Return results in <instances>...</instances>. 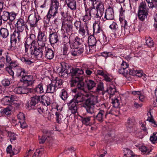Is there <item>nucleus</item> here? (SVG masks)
<instances>
[{"mask_svg": "<svg viewBox=\"0 0 157 157\" xmlns=\"http://www.w3.org/2000/svg\"><path fill=\"white\" fill-rule=\"evenodd\" d=\"M16 73L18 77H20L22 78L27 75V72L24 69L18 68L17 69Z\"/></svg>", "mask_w": 157, "mask_h": 157, "instance_id": "obj_34", "label": "nucleus"}, {"mask_svg": "<svg viewBox=\"0 0 157 157\" xmlns=\"http://www.w3.org/2000/svg\"><path fill=\"white\" fill-rule=\"evenodd\" d=\"M71 45L70 44H63V47L62 48L63 55L67 56L69 53V51L68 50V48L69 46H70Z\"/></svg>", "mask_w": 157, "mask_h": 157, "instance_id": "obj_43", "label": "nucleus"}, {"mask_svg": "<svg viewBox=\"0 0 157 157\" xmlns=\"http://www.w3.org/2000/svg\"><path fill=\"white\" fill-rule=\"evenodd\" d=\"M78 33L81 36L84 37L85 33L86 31L83 27H82L79 29Z\"/></svg>", "mask_w": 157, "mask_h": 157, "instance_id": "obj_63", "label": "nucleus"}, {"mask_svg": "<svg viewBox=\"0 0 157 157\" xmlns=\"http://www.w3.org/2000/svg\"><path fill=\"white\" fill-rule=\"evenodd\" d=\"M47 41L38 39L37 42L39 47L44 48L45 44Z\"/></svg>", "mask_w": 157, "mask_h": 157, "instance_id": "obj_51", "label": "nucleus"}, {"mask_svg": "<svg viewBox=\"0 0 157 157\" xmlns=\"http://www.w3.org/2000/svg\"><path fill=\"white\" fill-rule=\"evenodd\" d=\"M93 29L94 32L96 33H99L102 31L99 25L97 23L94 24Z\"/></svg>", "mask_w": 157, "mask_h": 157, "instance_id": "obj_45", "label": "nucleus"}, {"mask_svg": "<svg viewBox=\"0 0 157 157\" xmlns=\"http://www.w3.org/2000/svg\"><path fill=\"white\" fill-rule=\"evenodd\" d=\"M20 81L21 82L23 83V85L24 87L31 86L34 82L33 76L27 75L22 78L20 79Z\"/></svg>", "mask_w": 157, "mask_h": 157, "instance_id": "obj_9", "label": "nucleus"}, {"mask_svg": "<svg viewBox=\"0 0 157 157\" xmlns=\"http://www.w3.org/2000/svg\"><path fill=\"white\" fill-rule=\"evenodd\" d=\"M44 48L37 47L35 46L32 55H33L38 59H42L43 55V52L44 50Z\"/></svg>", "mask_w": 157, "mask_h": 157, "instance_id": "obj_14", "label": "nucleus"}, {"mask_svg": "<svg viewBox=\"0 0 157 157\" xmlns=\"http://www.w3.org/2000/svg\"><path fill=\"white\" fill-rule=\"evenodd\" d=\"M87 87L89 90H92L95 86V82L91 80H87L85 81Z\"/></svg>", "mask_w": 157, "mask_h": 157, "instance_id": "obj_32", "label": "nucleus"}, {"mask_svg": "<svg viewBox=\"0 0 157 157\" xmlns=\"http://www.w3.org/2000/svg\"><path fill=\"white\" fill-rule=\"evenodd\" d=\"M107 114V112L103 110H100L96 116H93V119L95 122L97 121L100 123H102L106 118Z\"/></svg>", "mask_w": 157, "mask_h": 157, "instance_id": "obj_10", "label": "nucleus"}, {"mask_svg": "<svg viewBox=\"0 0 157 157\" xmlns=\"http://www.w3.org/2000/svg\"><path fill=\"white\" fill-rule=\"evenodd\" d=\"M0 34L3 38H6L9 35L8 30L7 29L2 28L0 29Z\"/></svg>", "mask_w": 157, "mask_h": 157, "instance_id": "obj_40", "label": "nucleus"}, {"mask_svg": "<svg viewBox=\"0 0 157 157\" xmlns=\"http://www.w3.org/2000/svg\"><path fill=\"white\" fill-rule=\"evenodd\" d=\"M89 97V94L86 93L85 94H83L81 92H78L74 96L72 100L77 104L82 102L86 100V97Z\"/></svg>", "mask_w": 157, "mask_h": 157, "instance_id": "obj_11", "label": "nucleus"}, {"mask_svg": "<svg viewBox=\"0 0 157 157\" xmlns=\"http://www.w3.org/2000/svg\"><path fill=\"white\" fill-rule=\"evenodd\" d=\"M109 28L111 29L115 30L117 33H121L122 31V27H120L118 28L116 23L113 21L110 25Z\"/></svg>", "mask_w": 157, "mask_h": 157, "instance_id": "obj_33", "label": "nucleus"}, {"mask_svg": "<svg viewBox=\"0 0 157 157\" xmlns=\"http://www.w3.org/2000/svg\"><path fill=\"white\" fill-rule=\"evenodd\" d=\"M95 8L86 9L85 10V12H86L87 14H89L91 17L100 19L102 15Z\"/></svg>", "mask_w": 157, "mask_h": 157, "instance_id": "obj_8", "label": "nucleus"}, {"mask_svg": "<svg viewBox=\"0 0 157 157\" xmlns=\"http://www.w3.org/2000/svg\"><path fill=\"white\" fill-rule=\"evenodd\" d=\"M41 18L38 15L36 16L35 13L29 15L28 18V22L31 28H34L37 26V22L40 20Z\"/></svg>", "mask_w": 157, "mask_h": 157, "instance_id": "obj_6", "label": "nucleus"}, {"mask_svg": "<svg viewBox=\"0 0 157 157\" xmlns=\"http://www.w3.org/2000/svg\"><path fill=\"white\" fill-rule=\"evenodd\" d=\"M49 40L51 45L54 44L59 41V37L56 32H50L49 35Z\"/></svg>", "mask_w": 157, "mask_h": 157, "instance_id": "obj_17", "label": "nucleus"}, {"mask_svg": "<svg viewBox=\"0 0 157 157\" xmlns=\"http://www.w3.org/2000/svg\"><path fill=\"white\" fill-rule=\"evenodd\" d=\"M89 97H86L87 99H86L83 106L88 113L92 114L94 112V105L98 102V97L89 94Z\"/></svg>", "mask_w": 157, "mask_h": 157, "instance_id": "obj_2", "label": "nucleus"}, {"mask_svg": "<svg viewBox=\"0 0 157 157\" xmlns=\"http://www.w3.org/2000/svg\"><path fill=\"white\" fill-rule=\"evenodd\" d=\"M69 35L68 34H66L65 33H64L63 34V44H70V40L68 37Z\"/></svg>", "mask_w": 157, "mask_h": 157, "instance_id": "obj_47", "label": "nucleus"}, {"mask_svg": "<svg viewBox=\"0 0 157 157\" xmlns=\"http://www.w3.org/2000/svg\"><path fill=\"white\" fill-rule=\"evenodd\" d=\"M83 79L82 77H71V79L70 81V84L72 87L75 86L77 83L81 80H83Z\"/></svg>", "mask_w": 157, "mask_h": 157, "instance_id": "obj_30", "label": "nucleus"}, {"mask_svg": "<svg viewBox=\"0 0 157 157\" xmlns=\"http://www.w3.org/2000/svg\"><path fill=\"white\" fill-rule=\"evenodd\" d=\"M148 115H150L149 116L147 121H149V122L151 123V124L154 127H157V124L154 120L153 117L152 116L150 112H149L147 113Z\"/></svg>", "mask_w": 157, "mask_h": 157, "instance_id": "obj_39", "label": "nucleus"}, {"mask_svg": "<svg viewBox=\"0 0 157 157\" xmlns=\"http://www.w3.org/2000/svg\"><path fill=\"white\" fill-rule=\"evenodd\" d=\"M77 104L72 100L67 103L69 109L71 111L72 113L75 114L77 112L78 108Z\"/></svg>", "mask_w": 157, "mask_h": 157, "instance_id": "obj_19", "label": "nucleus"}, {"mask_svg": "<svg viewBox=\"0 0 157 157\" xmlns=\"http://www.w3.org/2000/svg\"><path fill=\"white\" fill-rule=\"evenodd\" d=\"M44 49V54L45 57L49 59H53L54 56L53 51L46 47H45Z\"/></svg>", "mask_w": 157, "mask_h": 157, "instance_id": "obj_23", "label": "nucleus"}, {"mask_svg": "<svg viewBox=\"0 0 157 157\" xmlns=\"http://www.w3.org/2000/svg\"><path fill=\"white\" fill-rule=\"evenodd\" d=\"M135 123V118L134 117L128 118L126 125L127 130L129 132H133V126Z\"/></svg>", "mask_w": 157, "mask_h": 157, "instance_id": "obj_20", "label": "nucleus"}, {"mask_svg": "<svg viewBox=\"0 0 157 157\" xmlns=\"http://www.w3.org/2000/svg\"><path fill=\"white\" fill-rule=\"evenodd\" d=\"M8 136L9 137L10 140L11 142H13L14 140L16 139V135L13 132H9L8 133Z\"/></svg>", "mask_w": 157, "mask_h": 157, "instance_id": "obj_50", "label": "nucleus"}, {"mask_svg": "<svg viewBox=\"0 0 157 157\" xmlns=\"http://www.w3.org/2000/svg\"><path fill=\"white\" fill-rule=\"evenodd\" d=\"M37 39L47 41V36L44 31H40L38 33Z\"/></svg>", "mask_w": 157, "mask_h": 157, "instance_id": "obj_41", "label": "nucleus"}, {"mask_svg": "<svg viewBox=\"0 0 157 157\" xmlns=\"http://www.w3.org/2000/svg\"><path fill=\"white\" fill-rule=\"evenodd\" d=\"M25 22L22 18L19 19L15 25L17 31L15 30L11 38V42H14L16 44L18 40V42L25 37V34L23 30L25 25Z\"/></svg>", "mask_w": 157, "mask_h": 157, "instance_id": "obj_1", "label": "nucleus"}, {"mask_svg": "<svg viewBox=\"0 0 157 157\" xmlns=\"http://www.w3.org/2000/svg\"><path fill=\"white\" fill-rule=\"evenodd\" d=\"M6 71L11 76H12L13 78L14 75V73L12 69V68L10 67H7L6 68Z\"/></svg>", "mask_w": 157, "mask_h": 157, "instance_id": "obj_64", "label": "nucleus"}, {"mask_svg": "<svg viewBox=\"0 0 157 157\" xmlns=\"http://www.w3.org/2000/svg\"><path fill=\"white\" fill-rule=\"evenodd\" d=\"M149 13V8L147 7L145 1L140 3L138 6L137 17L138 19L142 22L147 19Z\"/></svg>", "mask_w": 157, "mask_h": 157, "instance_id": "obj_3", "label": "nucleus"}, {"mask_svg": "<svg viewBox=\"0 0 157 157\" xmlns=\"http://www.w3.org/2000/svg\"><path fill=\"white\" fill-rule=\"evenodd\" d=\"M14 92L17 94H25L26 92L25 91L24 87H16L14 89Z\"/></svg>", "mask_w": 157, "mask_h": 157, "instance_id": "obj_44", "label": "nucleus"}, {"mask_svg": "<svg viewBox=\"0 0 157 157\" xmlns=\"http://www.w3.org/2000/svg\"><path fill=\"white\" fill-rule=\"evenodd\" d=\"M104 89V87L103 83L100 82L98 85L96 90L97 92H99L100 91H102Z\"/></svg>", "mask_w": 157, "mask_h": 157, "instance_id": "obj_55", "label": "nucleus"}, {"mask_svg": "<svg viewBox=\"0 0 157 157\" xmlns=\"http://www.w3.org/2000/svg\"><path fill=\"white\" fill-rule=\"evenodd\" d=\"M81 120L82 124L86 126H90L95 123L93 116L82 117Z\"/></svg>", "mask_w": 157, "mask_h": 157, "instance_id": "obj_15", "label": "nucleus"}, {"mask_svg": "<svg viewBox=\"0 0 157 157\" xmlns=\"http://www.w3.org/2000/svg\"><path fill=\"white\" fill-rule=\"evenodd\" d=\"M35 92L38 94H42L44 93V89L42 83L39 84L36 87Z\"/></svg>", "mask_w": 157, "mask_h": 157, "instance_id": "obj_42", "label": "nucleus"}, {"mask_svg": "<svg viewBox=\"0 0 157 157\" xmlns=\"http://www.w3.org/2000/svg\"><path fill=\"white\" fill-rule=\"evenodd\" d=\"M81 80L78 82L77 85V88L79 90L83 91L86 93H87V90L85 89V85L84 82Z\"/></svg>", "mask_w": 157, "mask_h": 157, "instance_id": "obj_37", "label": "nucleus"}, {"mask_svg": "<svg viewBox=\"0 0 157 157\" xmlns=\"http://www.w3.org/2000/svg\"><path fill=\"white\" fill-rule=\"evenodd\" d=\"M106 92L110 95L109 97L111 98L112 96L116 92V89L115 85L112 83L110 84L109 87L107 88Z\"/></svg>", "mask_w": 157, "mask_h": 157, "instance_id": "obj_28", "label": "nucleus"}, {"mask_svg": "<svg viewBox=\"0 0 157 157\" xmlns=\"http://www.w3.org/2000/svg\"><path fill=\"white\" fill-rule=\"evenodd\" d=\"M150 140L153 143H157V132H155L151 136Z\"/></svg>", "mask_w": 157, "mask_h": 157, "instance_id": "obj_48", "label": "nucleus"}, {"mask_svg": "<svg viewBox=\"0 0 157 157\" xmlns=\"http://www.w3.org/2000/svg\"><path fill=\"white\" fill-rule=\"evenodd\" d=\"M81 44V40L78 36H76L74 40L73 43H72L70 45L71 48L78 47Z\"/></svg>", "mask_w": 157, "mask_h": 157, "instance_id": "obj_36", "label": "nucleus"}, {"mask_svg": "<svg viewBox=\"0 0 157 157\" xmlns=\"http://www.w3.org/2000/svg\"><path fill=\"white\" fill-rule=\"evenodd\" d=\"M83 73L84 72L82 69L75 68L71 70L69 75L71 77H83L82 75Z\"/></svg>", "mask_w": 157, "mask_h": 157, "instance_id": "obj_16", "label": "nucleus"}, {"mask_svg": "<svg viewBox=\"0 0 157 157\" xmlns=\"http://www.w3.org/2000/svg\"><path fill=\"white\" fill-rule=\"evenodd\" d=\"M129 65L126 62L123 61L121 64L120 68L119 70V72L120 74L124 75L126 73H127L126 71L129 70L128 68Z\"/></svg>", "mask_w": 157, "mask_h": 157, "instance_id": "obj_24", "label": "nucleus"}, {"mask_svg": "<svg viewBox=\"0 0 157 157\" xmlns=\"http://www.w3.org/2000/svg\"><path fill=\"white\" fill-rule=\"evenodd\" d=\"M112 103L113 104V106L115 108H117L118 107L119 104V100L117 98H112Z\"/></svg>", "mask_w": 157, "mask_h": 157, "instance_id": "obj_53", "label": "nucleus"}, {"mask_svg": "<svg viewBox=\"0 0 157 157\" xmlns=\"http://www.w3.org/2000/svg\"><path fill=\"white\" fill-rule=\"evenodd\" d=\"M15 96L11 95L10 97L6 96L4 97L2 100V104L6 105H11L13 102L15 101Z\"/></svg>", "mask_w": 157, "mask_h": 157, "instance_id": "obj_18", "label": "nucleus"}, {"mask_svg": "<svg viewBox=\"0 0 157 157\" xmlns=\"http://www.w3.org/2000/svg\"><path fill=\"white\" fill-rule=\"evenodd\" d=\"M56 121L58 123L63 118L62 115L59 112H56Z\"/></svg>", "mask_w": 157, "mask_h": 157, "instance_id": "obj_62", "label": "nucleus"}, {"mask_svg": "<svg viewBox=\"0 0 157 157\" xmlns=\"http://www.w3.org/2000/svg\"><path fill=\"white\" fill-rule=\"evenodd\" d=\"M72 50L71 51V55L74 56H77L78 55V47H75V48H71Z\"/></svg>", "mask_w": 157, "mask_h": 157, "instance_id": "obj_57", "label": "nucleus"}, {"mask_svg": "<svg viewBox=\"0 0 157 157\" xmlns=\"http://www.w3.org/2000/svg\"><path fill=\"white\" fill-rule=\"evenodd\" d=\"M52 17H53V18L55 17V16H53V14H52L50 13H49V12H48L46 16V18H44V22L45 23L48 24L49 23L51 18Z\"/></svg>", "mask_w": 157, "mask_h": 157, "instance_id": "obj_46", "label": "nucleus"}, {"mask_svg": "<svg viewBox=\"0 0 157 157\" xmlns=\"http://www.w3.org/2000/svg\"><path fill=\"white\" fill-rule=\"evenodd\" d=\"M97 42V40L94 36L92 35L89 36L88 40V43L89 46L87 47L86 46V49L87 50V52L88 50L89 52H90L91 50L90 47H91V48H92L93 47L96 46Z\"/></svg>", "mask_w": 157, "mask_h": 157, "instance_id": "obj_22", "label": "nucleus"}, {"mask_svg": "<svg viewBox=\"0 0 157 157\" xmlns=\"http://www.w3.org/2000/svg\"><path fill=\"white\" fill-rule=\"evenodd\" d=\"M29 41V39H27L25 43V52L28 55H32L35 46Z\"/></svg>", "mask_w": 157, "mask_h": 157, "instance_id": "obj_13", "label": "nucleus"}, {"mask_svg": "<svg viewBox=\"0 0 157 157\" xmlns=\"http://www.w3.org/2000/svg\"><path fill=\"white\" fill-rule=\"evenodd\" d=\"M136 71V70H135L133 69H129V70H128L127 71H126L127 73H126L125 74H124L123 75H130L133 76L135 75Z\"/></svg>", "mask_w": 157, "mask_h": 157, "instance_id": "obj_52", "label": "nucleus"}, {"mask_svg": "<svg viewBox=\"0 0 157 157\" xmlns=\"http://www.w3.org/2000/svg\"><path fill=\"white\" fill-rule=\"evenodd\" d=\"M40 100V96H36L32 97L30 101L28 102L26 104V105L29 109H35L36 107L35 105Z\"/></svg>", "mask_w": 157, "mask_h": 157, "instance_id": "obj_12", "label": "nucleus"}, {"mask_svg": "<svg viewBox=\"0 0 157 157\" xmlns=\"http://www.w3.org/2000/svg\"><path fill=\"white\" fill-rule=\"evenodd\" d=\"M95 8H96V9L102 16L104 10L103 3L100 0L96 2Z\"/></svg>", "mask_w": 157, "mask_h": 157, "instance_id": "obj_25", "label": "nucleus"}, {"mask_svg": "<svg viewBox=\"0 0 157 157\" xmlns=\"http://www.w3.org/2000/svg\"><path fill=\"white\" fill-rule=\"evenodd\" d=\"M83 4L85 7V10L88 9V7L90 8L96 7V2H94L92 0H83Z\"/></svg>", "mask_w": 157, "mask_h": 157, "instance_id": "obj_26", "label": "nucleus"}, {"mask_svg": "<svg viewBox=\"0 0 157 157\" xmlns=\"http://www.w3.org/2000/svg\"><path fill=\"white\" fill-rule=\"evenodd\" d=\"M65 2L68 8L71 10L76 9V3L75 0H65Z\"/></svg>", "mask_w": 157, "mask_h": 157, "instance_id": "obj_27", "label": "nucleus"}, {"mask_svg": "<svg viewBox=\"0 0 157 157\" xmlns=\"http://www.w3.org/2000/svg\"><path fill=\"white\" fill-rule=\"evenodd\" d=\"M149 8L153 9L157 5V0H146Z\"/></svg>", "mask_w": 157, "mask_h": 157, "instance_id": "obj_38", "label": "nucleus"}, {"mask_svg": "<svg viewBox=\"0 0 157 157\" xmlns=\"http://www.w3.org/2000/svg\"><path fill=\"white\" fill-rule=\"evenodd\" d=\"M86 12V14L82 17V20L85 22H88L91 19V17Z\"/></svg>", "mask_w": 157, "mask_h": 157, "instance_id": "obj_59", "label": "nucleus"}, {"mask_svg": "<svg viewBox=\"0 0 157 157\" xmlns=\"http://www.w3.org/2000/svg\"><path fill=\"white\" fill-rule=\"evenodd\" d=\"M59 6V3L58 0H51L50 6L48 11L49 13L55 17L58 13Z\"/></svg>", "mask_w": 157, "mask_h": 157, "instance_id": "obj_7", "label": "nucleus"}, {"mask_svg": "<svg viewBox=\"0 0 157 157\" xmlns=\"http://www.w3.org/2000/svg\"><path fill=\"white\" fill-rule=\"evenodd\" d=\"M68 97L67 93V92L64 90H62V94L61 98L62 99L65 100Z\"/></svg>", "mask_w": 157, "mask_h": 157, "instance_id": "obj_61", "label": "nucleus"}, {"mask_svg": "<svg viewBox=\"0 0 157 157\" xmlns=\"http://www.w3.org/2000/svg\"><path fill=\"white\" fill-rule=\"evenodd\" d=\"M146 45L149 47H153L154 45L153 42L151 38H146Z\"/></svg>", "mask_w": 157, "mask_h": 157, "instance_id": "obj_49", "label": "nucleus"}, {"mask_svg": "<svg viewBox=\"0 0 157 157\" xmlns=\"http://www.w3.org/2000/svg\"><path fill=\"white\" fill-rule=\"evenodd\" d=\"M66 67V66L64 63H61L56 67V71L59 76L63 78H67L68 76V72Z\"/></svg>", "mask_w": 157, "mask_h": 157, "instance_id": "obj_5", "label": "nucleus"}, {"mask_svg": "<svg viewBox=\"0 0 157 157\" xmlns=\"http://www.w3.org/2000/svg\"><path fill=\"white\" fill-rule=\"evenodd\" d=\"M62 26L67 34L73 31V25L70 21H66L62 24Z\"/></svg>", "mask_w": 157, "mask_h": 157, "instance_id": "obj_21", "label": "nucleus"}, {"mask_svg": "<svg viewBox=\"0 0 157 157\" xmlns=\"http://www.w3.org/2000/svg\"><path fill=\"white\" fill-rule=\"evenodd\" d=\"M114 17L113 10L112 8L109 7L105 12L104 17L103 18L104 24L108 25H109L112 23V20Z\"/></svg>", "mask_w": 157, "mask_h": 157, "instance_id": "obj_4", "label": "nucleus"}, {"mask_svg": "<svg viewBox=\"0 0 157 157\" xmlns=\"http://www.w3.org/2000/svg\"><path fill=\"white\" fill-rule=\"evenodd\" d=\"M35 38L36 36L35 35L33 34H31L30 35L29 38H27V39L29 40V41L30 43L34 44L36 42L35 40Z\"/></svg>", "mask_w": 157, "mask_h": 157, "instance_id": "obj_54", "label": "nucleus"}, {"mask_svg": "<svg viewBox=\"0 0 157 157\" xmlns=\"http://www.w3.org/2000/svg\"><path fill=\"white\" fill-rule=\"evenodd\" d=\"M54 82H52L51 83L47 86L46 92L48 93H54L57 89V87L54 84Z\"/></svg>", "mask_w": 157, "mask_h": 157, "instance_id": "obj_31", "label": "nucleus"}, {"mask_svg": "<svg viewBox=\"0 0 157 157\" xmlns=\"http://www.w3.org/2000/svg\"><path fill=\"white\" fill-rule=\"evenodd\" d=\"M1 113L2 114H4L8 116L10 115L11 113V109L9 108H6L4 109Z\"/></svg>", "mask_w": 157, "mask_h": 157, "instance_id": "obj_56", "label": "nucleus"}, {"mask_svg": "<svg viewBox=\"0 0 157 157\" xmlns=\"http://www.w3.org/2000/svg\"><path fill=\"white\" fill-rule=\"evenodd\" d=\"M54 84L57 87V89L62 84V80L61 79H59L56 80L55 81H54Z\"/></svg>", "mask_w": 157, "mask_h": 157, "instance_id": "obj_60", "label": "nucleus"}, {"mask_svg": "<svg viewBox=\"0 0 157 157\" xmlns=\"http://www.w3.org/2000/svg\"><path fill=\"white\" fill-rule=\"evenodd\" d=\"M140 151L146 154H148L150 151L148 150L147 147L144 146H142L140 148Z\"/></svg>", "mask_w": 157, "mask_h": 157, "instance_id": "obj_58", "label": "nucleus"}, {"mask_svg": "<svg viewBox=\"0 0 157 157\" xmlns=\"http://www.w3.org/2000/svg\"><path fill=\"white\" fill-rule=\"evenodd\" d=\"M0 17L4 21H6L10 18V13L6 11L1 12Z\"/></svg>", "mask_w": 157, "mask_h": 157, "instance_id": "obj_35", "label": "nucleus"}, {"mask_svg": "<svg viewBox=\"0 0 157 157\" xmlns=\"http://www.w3.org/2000/svg\"><path fill=\"white\" fill-rule=\"evenodd\" d=\"M40 100L41 103L46 106L50 105L52 103V101L50 100V98L44 95L42 96Z\"/></svg>", "mask_w": 157, "mask_h": 157, "instance_id": "obj_29", "label": "nucleus"}]
</instances>
